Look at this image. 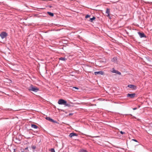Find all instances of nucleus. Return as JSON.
<instances>
[{"instance_id":"dca6fc26","label":"nucleus","mask_w":152,"mask_h":152,"mask_svg":"<svg viewBox=\"0 0 152 152\" xmlns=\"http://www.w3.org/2000/svg\"><path fill=\"white\" fill-rule=\"evenodd\" d=\"M117 60V58L116 57H114L112 59V61L115 62Z\"/></svg>"},{"instance_id":"4468645a","label":"nucleus","mask_w":152,"mask_h":152,"mask_svg":"<svg viewBox=\"0 0 152 152\" xmlns=\"http://www.w3.org/2000/svg\"><path fill=\"white\" fill-rule=\"evenodd\" d=\"M47 14L51 17H53L54 16V14L50 12H47Z\"/></svg>"},{"instance_id":"a878e982","label":"nucleus","mask_w":152,"mask_h":152,"mask_svg":"<svg viewBox=\"0 0 152 152\" xmlns=\"http://www.w3.org/2000/svg\"><path fill=\"white\" fill-rule=\"evenodd\" d=\"M21 150L22 152H26V151H25V149H21Z\"/></svg>"},{"instance_id":"0eeeda50","label":"nucleus","mask_w":152,"mask_h":152,"mask_svg":"<svg viewBox=\"0 0 152 152\" xmlns=\"http://www.w3.org/2000/svg\"><path fill=\"white\" fill-rule=\"evenodd\" d=\"M138 34L140 38L146 37V36L145 35L144 33L143 32L141 33L140 32H138Z\"/></svg>"},{"instance_id":"2eb2a0df","label":"nucleus","mask_w":152,"mask_h":152,"mask_svg":"<svg viewBox=\"0 0 152 152\" xmlns=\"http://www.w3.org/2000/svg\"><path fill=\"white\" fill-rule=\"evenodd\" d=\"M95 19H96V18L95 17L93 16L92 18H90L89 21L91 22H92L93 20H94Z\"/></svg>"},{"instance_id":"412c9836","label":"nucleus","mask_w":152,"mask_h":152,"mask_svg":"<svg viewBox=\"0 0 152 152\" xmlns=\"http://www.w3.org/2000/svg\"><path fill=\"white\" fill-rule=\"evenodd\" d=\"M31 147L34 150L36 148V146L35 145H32Z\"/></svg>"},{"instance_id":"f8f14e48","label":"nucleus","mask_w":152,"mask_h":152,"mask_svg":"<svg viewBox=\"0 0 152 152\" xmlns=\"http://www.w3.org/2000/svg\"><path fill=\"white\" fill-rule=\"evenodd\" d=\"M110 9L107 8L106 9V13L107 14V17H109L110 16Z\"/></svg>"},{"instance_id":"473e14b6","label":"nucleus","mask_w":152,"mask_h":152,"mask_svg":"<svg viewBox=\"0 0 152 152\" xmlns=\"http://www.w3.org/2000/svg\"><path fill=\"white\" fill-rule=\"evenodd\" d=\"M49 7H51L52 6H49Z\"/></svg>"},{"instance_id":"20e7f679","label":"nucleus","mask_w":152,"mask_h":152,"mask_svg":"<svg viewBox=\"0 0 152 152\" xmlns=\"http://www.w3.org/2000/svg\"><path fill=\"white\" fill-rule=\"evenodd\" d=\"M66 101L63 99H60L58 100V103L59 104L61 105H65V104H66Z\"/></svg>"},{"instance_id":"6e6552de","label":"nucleus","mask_w":152,"mask_h":152,"mask_svg":"<svg viewBox=\"0 0 152 152\" xmlns=\"http://www.w3.org/2000/svg\"><path fill=\"white\" fill-rule=\"evenodd\" d=\"M128 87L134 90H136L137 88L136 86L133 85H129L128 86Z\"/></svg>"},{"instance_id":"ddd939ff","label":"nucleus","mask_w":152,"mask_h":152,"mask_svg":"<svg viewBox=\"0 0 152 152\" xmlns=\"http://www.w3.org/2000/svg\"><path fill=\"white\" fill-rule=\"evenodd\" d=\"M67 59L65 58V57H60L59 58V60L62 61H66Z\"/></svg>"},{"instance_id":"39448f33","label":"nucleus","mask_w":152,"mask_h":152,"mask_svg":"<svg viewBox=\"0 0 152 152\" xmlns=\"http://www.w3.org/2000/svg\"><path fill=\"white\" fill-rule=\"evenodd\" d=\"M111 72L112 73H116L117 74L119 75H121V73L120 72H119L117 70H115L114 69V68H113L111 69Z\"/></svg>"},{"instance_id":"5701e85b","label":"nucleus","mask_w":152,"mask_h":152,"mask_svg":"<svg viewBox=\"0 0 152 152\" xmlns=\"http://www.w3.org/2000/svg\"><path fill=\"white\" fill-rule=\"evenodd\" d=\"M90 17V15H86L85 16V18H87Z\"/></svg>"},{"instance_id":"9d476101","label":"nucleus","mask_w":152,"mask_h":152,"mask_svg":"<svg viewBox=\"0 0 152 152\" xmlns=\"http://www.w3.org/2000/svg\"><path fill=\"white\" fill-rule=\"evenodd\" d=\"M78 136V134L74 132H72L69 135V137H72L76 136Z\"/></svg>"},{"instance_id":"f257e3e1","label":"nucleus","mask_w":152,"mask_h":152,"mask_svg":"<svg viewBox=\"0 0 152 152\" xmlns=\"http://www.w3.org/2000/svg\"><path fill=\"white\" fill-rule=\"evenodd\" d=\"M28 89L30 91H32L35 92H37L39 91V88H38L32 85H31L28 88Z\"/></svg>"},{"instance_id":"2f4dec72","label":"nucleus","mask_w":152,"mask_h":152,"mask_svg":"<svg viewBox=\"0 0 152 152\" xmlns=\"http://www.w3.org/2000/svg\"><path fill=\"white\" fill-rule=\"evenodd\" d=\"M14 150V152H15V149H13Z\"/></svg>"},{"instance_id":"9b49d317","label":"nucleus","mask_w":152,"mask_h":152,"mask_svg":"<svg viewBox=\"0 0 152 152\" xmlns=\"http://www.w3.org/2000/svg\"><path fill=\"white\" fill-rule=\"evenodd\" d=\"M31 126L32 128L34 129H37L38 128V126L37 125L34 124H31Z\"/></svg>"},{"instance_id":"c85d7f7f","label":"nucleus","mask_w":152,"mask_h":152,"mask_svg":"<svg viewBox=\"0 0 152 152\" xmlns=\"http://www.w3.org/2000/svg\"><path fill=\"white\" fill-rule=\"evenodd\" d=\"M53 119H52V118H51L50 119V121H51V122H52L53 121Z\"/></svg>"},{"instance_id":"423d86ee","label":"nucleus","mask_w":152,"mask_h":152,"mask_svg":"<svg viewBox=\"0 0 152 152\" xmlns=\"http://www.w3.org/2000/svg\"><path fill=\"white\" fill-rule=\"evenodd\" d=\"M135 94L134 93L133 94H128L127 95V97H129L130 98H133L135 96Z\"/></svg>"},{"instance_id":"6ab92c4d","label":"nucleus","mask_w":152,"mask_h":152,"mask_svg":"<svg viewBox=\"0 0 152 152\" xmlns=\"http://www.w3.org/2000/svg\"><path fill=\"white\" fill-rule=\"evenodd\" d=\"M49 151L51 152H55V150H54V148H52L51 149H50V150H49Z\"/></svg>"},{"instance_id":"cd10ccee","label":"nucleus","mask_w":152,"mask_h":152,"mask_svg":"<svg viewBox=\"0 0 152 152\" xmlns=\"http://www.w3.org/2000/svg\"><path fill=\"white\" fill-rule=\"evenodd\" d=\"M132 140L136 142H137V140H136L134 139H132Z\"/></svg>"},{"instance_id":"1a4fd4ad","label":"nucleus","mask_w":152,"mask_h":152,"mask_svg":"<svg viewBox=\"0 0 152 152\" xmlns=\"http://www.w3.org/2000/svg\"><path fill=\"white\" fill-rule=\"evenodd\" d=\"M94 74L95 75H104V73L103 71H101L98 72H94Z\"/></svg>"},{"instance_id":"7c9ffc66","label":"nucleus","mask_w":152,"mask_h":152,"mask_svg":"<svg viewBox=\"0 0 152 152\" xmlns=\"http://www.w3.org/2000/svg\"><path fill=\"white\" fill-rule=\"evenodd\" d=\"M73 115V114L72 113H70L69 114V115Z\"/></svg>"},{"instance_id":"f03ea898","label":"nucleus","mask_w":152,"mask_h":152,"mask_svg":"<svg viewBox=\"0 0 152 152\" xmlns=\"http://www.w3.org/2000/svg\"><path fill=\"white\" fill-rule=\"evenodd\" d=\"M22 138L21 136H17L15 138H14V140L15 142L18 144H20L21 142Z\"/></svg>"},{"instance_id":"aec40b11","label":"nucleus","mask_w":152,"mask_h":152,"mask_svg":"<svg viewBox=\"0 0 152 152\" xmlns=\"http://www.w3.org/2000/svg\"><path fill=\"white\" fill-rule=\"evenodd\" d=\"M65 106H67V107H70V104H67V102H66V104H65Z\"/></svg>"},{"instance_id":"f3484780","label":"nucleus","mask_w":152,"mask_h":152,"mask_svg":"<svg viewBox=\"0 0 152 152\" xmlns=\"http://www.w3.org/2000/svg\"><path fill=\"white\" fill-rule=\"evenodd\" d=\"M78 152H88L87 150L83 149H81L79 150Z\"/></svg>"},{"instance_id":"7ed1b4c3","label":"nucleus","mask_w":152,"mask_h":152,"mask_svg":"<svg viewBox=\"0 0 152 152\" xmlns=\"http://www.w3.org/2000/svg\"><path fill=\"white\" fill-rule=\"evenodd\" d=\"M7 35V33L4 31H3L0 34V36L1 37V38L2 39H4V38L6 37Z\"/></svg>"},{"instance_id":"393cba45","label":"nucleus","mask_w":152,"mask_h":152,"mask_svg":"<svg viewBox=\"0 0 152 152\" xmlns=\"http://www.w3.org/2000/svg\"><path fill=\"white\" fill-rule=\"evenodd\" d=\"M120 132V133L122 134H125L126 133L125 132H122V131H121Z\"/></svg>"},{"instance_id":"bb28decb","label":"nucleus","mask_w":152,"mask_h":152,"mask_svg":"<svg viewBox=\"0 0 152 152\" xmlns=\"http://www.w3.org/2000/svg\"><path fill=\"white\" fill-rule=\"evenodd\" d=\"M52 122L54 123H58L56 121H54V120H53V121Z\"/></svg>"},{"instance_id":"4be33fe9","label":"nucleus","mask_w":152,"mask_h":152,"mask_svg":"<svg viewBox=\"0 0 152 152\" xmlns=\"http://www.w3.org/2000/svg\"><path fill=\"white\" fill-rule=\"evenodd\" d=\"M51 118H50V117H47L46 118V119L48 120L49 121H50V119Z\"/></svg>"},{"instance_id":"b1692460","label":"nucleus","mask_w":152,"mask_h":152,"mask_svg":"<svg viewBox=\"0 0 152 152\" xmlns=\"http://www.w3.org/2000/svg\"><path fill=\"white\" fill-rule=\"evenodd\" d=\"M24 149H25V151H26V152L28 151V147H27L25 148Z\"/></svg>"},{"instance_id":"a211bd4d","label":"nucleus","mask_w":152,"mask_h":152,"mask_svg":"<svg viewBox=\"0 0 152 152\" xmlns=\"http://www.w3.org/2000/svg\"><path fill=\"white\" fill-rule=\"evenodd\" d=\"M73 91H75V89H79V88H78V87H73Z\"/></svg>"},{"instance_id":"c756f323","label":"nucleus","mask_w":152,"mask_h":152,"mask_svg":"<svg viewBox=\"0 0 152 152\" xmlns=\"http://www.w3.org/2000/svg\"><path fill=\"white\" fill-rule=\"evenodd\" d=\"M137 109V107H134L133 108V109L134 110H136Z\"/></svg>"}]
</instances>
